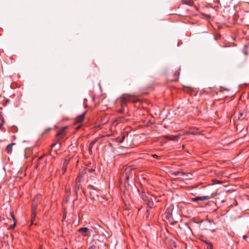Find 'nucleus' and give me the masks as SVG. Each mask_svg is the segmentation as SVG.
Segmentation results:
<instances>
[{
	"label": "nucleus",
	"instance_id": "1",
	"mask_svg": "<svg viewBox=\"0 0 249 249\" xmlns=\"http://www.w3.org/2000/svg\"><path fill=\"white\" fill-rule=\"evenodd\" d=\"M121 108L118 110L119 113H123L124 110V107L127 102H132L133 103H136L140 102V99H135L134 96L130 94H123L120 98Z\"/></svg>",
	"mask_w": 249,
	"mask_h": 249
},
{
	"label": "nucleus",
	"instance_id": "2",
	"mask_svg": "<svg viewBox=\"0 0 249 249\" xmlns=\"http://www.w3.org/2000/svg\"><path fill=\"white\" fill-rule=\"evenodd\" d=\"M88 189L89 193L90 195L91 198L93 199H95L96 198H98V196L97 195V191L93 188V187L91 185H89L88 187Z\"/></svg>",
	"mask_w": 249,
	"mask_h": 249
},
{
	"label": "nucleus",
	"instance_id": "3",
	"mask_svg": "<svg viewBox=\"0 0 249 249\" xmlns=\"http://www.w3.org/2000/svg\"><path fill=\"white\" fill-rule=\"evenodd\" d=\"M173 210V207L172 206H170L167 208L164 213V217L169 221H171L172 220V211Z\"/></svg>",
	"mask_w": 249,
	"mask_h": 249
},
{
	"label": "nucleus",
	"instance_id": "4",
	"mask_svg": "<svg viewBox=\"0 0 249 249\" xmlns=\"http://www.w3.org/2000/svg\"><path fill=\"white\" fill-rule=\"evenodd\" d=\"M37 206H38L37 201H36L35 199H34L33 201V202H32V223H33V217L35 218V217L36 216V211L37 209Z\"/></svg>",
	"mask_w": 249,
	"mask_h": 249
},
{
	"label": "nucleus",
	"instance_id": "5",
	"mask_svg": "<svg viewBox=\"0 0 249 249\" xmlns=\"http://www.w3.org/2000/svg\"><path fill=\"white\" fill-rule=\"evenodd\" d=\"M78 231L84 236H88L89 234V230L88 228L84 227L78 229Z\"/></svg>",
	"mask_w": 249,
	"mask_h": 249
},
{
	"label": "nucleus",
	"instance_id": "6",
	"mask_svg": "<svg viewBox=\"0 0 249 249\" xmlns=\"http://www.w3.org/2000/svg\"><path fill=\"white\" fill-rule=\"evenodd\" d=\"M181 135H166L164 137L166 138L167 139H168L169 140L174 141H177L180 138Z\"/></svg>",
	"mask_w": 249,
	"mask_h": 249
},
{
	"label": "nucleus",
	"instance_id": "7",
	"mask_svg": "<svg viewBox=\"0 0 249 249\" xmlns=\"http://www.w3.org/2000/svg\"><path fill=\"white\" fill-rule=\"evenodd\" d=\"M70 160V158H67L65 160L62 166V170H63V174L65 173V172L66 171L67 165H68L69 161Z\"/></svg>",
	"mask_w": 249,
	"mask_h": 249
},
{
	"label": "nucleus",
	"instance_id": "8",
	"mask_svg": "<svg viewBox=\"0 0 249 249\" xmlns=\"http://www.w3.org/2000/svg\"><path fill=\"white\" fill-rule=\"evenodd\" d=\"M208 197L207 196H197L192 198V200L194 202H196L198 200L204 201L208 199Z\"/></svg>",
	"mask_w": 249,
	"mask_h": 249
},
{
	"label": "nucleus",
	"instance_id": "9",
	"mask_svg": "<svg viewBox=\"0 0 249 249\" xmlns=\"http://www.w3.org/2000/svg\"><path fill=\"white\" fill-rule=\"evenodd\" d=\"M86 113V112L85 111L82 114L77 116L75 119V122L77 123H80L82 121H83V120H84V119L85 118V115Z\"/></svg>",
	"mask_w": 249,
	"mask_h": 249
},
{
	"label": "nucleus",
	"instance_id": "10",
	"mask_svg": "<svg viewBox=\"0 0 249 249\" xmlns=\"http://www.w3.org/2000/svg\"><path fill=\"white\" fill-rule=\"evenodd\" d=\"M132 171L131 168L129 167L126 168L125 173H124V176L125 178V180H127L129 178V174H130V172Z\"/></svg>",
	"mask_w": 249,
	"mask_h": 249
},
{
	"label": "nucleus",
	"instance_id": "11",
	"mask_svg": "<svg viewBox=\"0 0 249 249\" xmlns=\"http://www.w3.org/2000/svg\"><path fill=\"white\" fill-rule=\"evenodd\" d=\"M15 143H11L9 144H8L5 149V151L7 152V153H11L12 152V146L15 145Z\"/></svg>",
	"mask_w": 249,
	"mask_h": 249
},
{
	"label": "nucleus",
	"instance_id": "12",
	"mask_svg": "<svg viewBox=\"0 0 249 249\" xmlns=\"http://www.w3.org/2000/svg\"><path fill=\"white\" fill-rule=\"evenodd\" d=\"M5 122L3 116L0 114V130L2 131L3 130V125Z\"/></svg>",
	"mask_w": 249,
	"mask_h": 249
},
{
	"label": "nucleus",
	"instance_id": "13",
	"mask_svg": "<svg viewBox=\"0 0 249 249\" xmlns=\"http://www.w3.org/2000/svg\"><path fill=\"white\" fill-rule=\"evenodd\" d=\"M182 3L183 4L192 6L194 2L193 0H182Z\"/></svg>",
	"mask_w": 249,
	"mask_h": 249
},
{
	"label": "nucleus",
	"instance_id": "14",
	"mask_svg": "<svg viewBox=\"0 0 249 249\" xmlns=\"http://www.w3.org/2000/svg\"><path fill=\"white\" fill-rule=\"evenodd\" d=\"M65 128H66V127H64L61 128L60 130H59V131L57 132V133L56 135V137H60V138H62L61 136L64 133Z\"/></svg>",
	"mask_w": 249,
	"mask_h": 249
},
{
	"label": "nucleus",
	"instance_id": "15",
	"mask_svg": "<svg viewBox=\"0 0 249 249\" xmlns=\"http://www.w3.org/2000/svg\"><path fill=\"white\" fill-rule=\"evenodd\" d=\"M11 217H12V218L13 220H14V224H13V225H10V226L9 227V228H8V229H14V228L15 227V226H16V219H15V216H14V213H11Z\"/></svg>",
	"mask_w": 249,
	"mask_h": 249
},
{
	"label": "nucleus",
	"instance_id": "16",
	"mask_svg": "<svg viewBox=\"0 0 249 249\" xmlns=\"http://www.w3.org/2000/svg\"><path fill=\"white\" fill-rule=\"evenodd\" d=\"M173 175L175 176H184L185 175H188L189 173H185L184 172H180V171H176L173 173Z\"/></svg>",
	"mask_w": 249,
	"mask_h": 249
},
{
	"label": "nucleus",
	"instance_id": "17",
	"mask_svg": "<svg viewBox=\"0 0 249 249\" xmlns=\"http://www.w3.org/2000/svg\"><path fill=\"white\" fill-rule=\"evenodd\" d=\"M245 117L246 114H245L244 112L242 111H240L238 116V119L243 120L245 118Z\"/></svg>",
	"mask_w": 249,
	"mask_h": 249
},
{
	"label": "nucleus",
	"instance_id": "18",
	"mask_svg": "<svg viewBox=\"0 0 249 249\" xmlns=\"http://www.w3.org/2000/svg\"><path fill=\"white\" fill-rule=\"evenodd\" d=\"M143 199L145 200V201H148L149 202H147V206H148L149 208L150 209L152 207L153 205V202H151V201H149V198L145 196V198L143 197Z\"/></svg>",
	"mask_w": 249,
	"mask_h": 249
},
{
	"label": "nucleus",
	"instance_id": "19",
	"mask_svg": "<svg viewBox=\"0 0 249 249\" xmlns=\"http://www.w3.org/2000/svg\"><path fill=\"white\" fill-rule=\"evenodd\" d=\"M179 73H180L179 70L176 71L174 73V79H173L174 80H177L178 79V76L179 75Z\"/></svg>",
	"mask_w": 249,
	"mask_h": 249
},
{
	"label": "nucleus",
	"instance_id": "20",
	"mask_svg": "<svg viewBox=\"0 0 249 249\" xmlns=\"http://www.w3.org/2000/svg\"><path fill=\"white\" fill-rule=\"evenodd\" d=\"M78 182H80V180H79L78 178H76V185H75V187H76V190H79L80 188V187H81L80 184H78Z\"/></svg>",
	"mask_w": 249,
	"mask_h": 249
},
{
	"label": "nucleus",
	"instance_id": "21",
	"mask_svg": "<svg viewBox=\"0 0 249 249\" xmlns=\"http://www.w3.org/2000/svg\"><path fill=\"white\" fill-rule=\"evenodd\" d=\"M124 138H125L124 135H123L121 139H119V138L117 139V142L119 143H122L124 141Z\"/></svg>",
	"mask_w": 249,
	"mask_h": 249
},
{
	"label": "nucleus",
	"instance_id": "22",
	"mask_svg": "<svg viewBox=\"0 0 249 249\" xmlns=\"http://www.w3.org/2000/svg\"><path fill=\"white\" fill-rule=\"evenodd\" d=\"M95 141H93L90 144H89V151H90L91 150V146L92 145H93L94 143H95Z\"/></svg>",
	"mask_w": 249,
	"mask_h": 249
},
{
	"label": "nucleus",
	"instance_id": "23",
	"mask_svg": "<svg viewBox=\"0 0 249 249\" xmlns=\"http://www.w3.org/2000/svg\"><path fill=\"white\" fill-rule=\"evenodd\" d=\"M212 248H213L212 245L210 243V244L208 243L207 249H212Z\"/></svg>",
	"mask_w": 249,
	"mask_h": 249
},
{
	"label": "nucleus",
	"instance_id": "24",
	"mask_svg": "<svg viewBox=\"0 0 249 249\" xmlns=\"http://www.w3.org/2000/svg\"><path fill=\"white\" fill-rule=\"evenodd\" d=\"M40 195H37L34 199H35V201H37V200L39 199V198L40 197Z\"/></svg>",
	"mask_w": 249,
	"mask_h": 249
},
{
	"label": "nucleus",
	"instance_id": "25",
	"mask_svg": "<svg viewBox=\"0 0 249 249\" xmlns=\"http://www.w3.org/2000/svg\"><path fill=\"white\" fill-rule=\"evenodd\" d=\"M187 231H190L191 233H192V230L190 227L187 226Z\"/></svg>",
	"mask_w": 249,
	"mask_h": 249
},
{
	"label": "nucleus",
	"instance_id": "26",
	"mask_svg": "<svg viewBox=\"0 0 249 249\" xmlns=\"http://www.w3.org/2000/svg\"><path fill=\"white\" fill-rule=\"evenodd\" d=\"M189 175H190L189 173L188 175H185L184 176H185V178L187 179H191V178L189 177Z\"/></svg>",
	"mask_w": 249,
	"mask_h": 249
},
{
	"label": "nucleus",
	"instance_id": "27",
	"mask_svg": "<svg viewBox=\"0 0 249 249\" xmlns=\"http://www.w3.org/2000/svg\"><path fill=\"white\" fill-rule=\"evenodd\" d=\"M186 134H192V135H195L196 133L194 132H186Z\"/></svg>",
	"mask_w": 249,
	"mask_h": 249
},
{
	"label": "nucleus",
	"instance_id": "28",
	"mask_svg": "<svg viewBox=\"0 0 249 249\" xmlns=\"http://www.w3.org/2000/svg\"><path fill=\"white\" fill-rule=\"evenodd\" d=\"M95 249V246H94V245H92L91 246H90L89 249Z\"/></svg>",
	"mask_w": 249,
	"mask_h": 249
},
{
	"label": "nucleus",
	"instance_id": "29",
	"mask_svg": "<svg viewBox=\"0 0 249 249\" xmlns=\"http://www.w3.org/2000/svg\"><path fill=\"white\" fill-rule=\"evenodd\" d=\"M88 171L89 172L91 173V172L94 171V169H88Z\"/></svg>",
	"mask_w": 249,
	"mask_h": 249
},
{
	"label": "nucleus",
	"instance_id": "30",
	"mask_svg": "<svg viewBox=\"0 0 249 249\" xmlns=\"http://www.w3.org/2000/svg\"><path fill=\"white\" fill-rule=\"evenodd\" d=\"M152 156L156 159H159V157L156 155V154H154V155H153Z\"/></svg>",
	"mask_w": 249,
	"mask_h": 249
},
{
	"label": "nucleus",
	"instance_id": "31",
	"mask_svg": "<svg viewBox=\"0 0 249 249\" xmlns=\"http://www.w3.org/2000/svg\"><path fill=\"white\" fill-rule=\"evenodd\" d=\"M56 144V143H53L51 145V147H53Z\"/></svg>",
	"mask_w": 249,
	"mask_h": 249
},
{
	"label": "nucleus",
	"instance_id": "32",
	"mask_svg": "<svg viewBox=\"0 0 249 249\" xmlns=\"http://www.w3.org/2000/svg\"><path fill=\"white\" fill-rule=\"evenodd\" d=\"M244 53L245 54V55H247L248 54V52L247 51H244Z\"/></svg>",
	"mask_w": 249,
	"mask_h": 249
},
{
	"label": "nucleus",
	"instance_id": "33",
	"mask_svg": "<svg viewBox=\"0 0 249 249\" xmlns=\"http://www.w3.org/2000/svg\"><path fill=\"white\" fill-rule=\"evenodd\" d=\"M174 247H176L175 243L173 242V243Z\"/></svg>",
	"mask_w": 249,
	"mask_h": 249
},
{
	"label": "nucleus",
	"instance_id": "34",
	"mask_svg": "<svg viewBox=\"0 0 249 249\" xmlns=\"http://www.w3.org/2000/svg\"><path fill=\"white\" fill-rule=\"evenodd\" d=\"M66 215L65 214V215L63 216V219H65L66 218Z\"/></svg>",
	"mask_w": 249,
	"mask_h": 249
},
{
	"label": "nucleus",
	"instance_id": "35",
	"mask_svg": "<svg viewBox=\"0 0 249 249\" xmlns=\"http://www.w3.org/2000/svg\"><path fill=\"white\" fill-rule=\"evenodd\" d=\"M207 17L209 18H210L211 17V16L210 15H207Z\"/></svg>",
	"mask_w": 249,
	"mask_h": 249
},
{
	"label": "nucleus",
	"instance_id": "36",
	"mask_svg": "<svg viewBox=\"0 0 249 249\" xmlns=\"http://www.w3.org/2000/svg\"><path fill=\"white\" fill-rule=\"evenodd\" d=\"M148 212H149V209H147V211H146V213H148Z\"/></svg>",
	"mask_w": 249,
	"mask_h": 249
},
{
	"label": "nucleus",
	"instance_id": "37",
	"mask_svg": "<svg viewBox=\"0 0 249 249\" xmlns=\"http://www.w3.org/2000/svg\"><path fill=\"white\" fill-rule=\"evenodd\" d=\"M64 249H67V248H65Z\"/></svg>",
	"mask_w": 249,
	"mask_h": 249
}]
</instances>
